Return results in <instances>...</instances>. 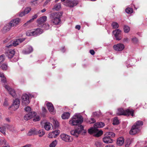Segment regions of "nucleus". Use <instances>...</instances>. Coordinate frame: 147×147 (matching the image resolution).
<instances>
[{
  "mask_svg": "<svg viewBox=\"0 0 147 147\" xmlns=\"http://www.w3.org/2000/svg\"><path fill=\"white\" fill-rule=\"evenodd\" d=\"M134 110L128 109L124 110L122 108H119L117 109V114L118 115H123L128 116L131 115L132 117L134 116Z\"/></svg>",
  "mask_w": 147,
  "mask_h": 147,
  "instance_id": "obj_4",
  "label": "nucleus"
},
{
  "mask_svg": "<svg viewBox=\"0 0 147 147\" xmlns=\"http://www.w3.org/2000/svg\"><path fill=\"white\" fill-rule=\"evenodd\" d=\"M40 119V117L38 116H37L34 117L33 120L34 121H39Z\"/></svg>",
  "mask_w": 147,
  "mask_h": 147,
  "instance_id": "obj_50",
  "label": "nucleus"
},
{
  "mask_svg": "<svg viewBox=\"0 0 147 147\" xmlns=\"http://www.w3.org/2000/svg\"><path fill=\"white\" fill-rule=\"evenodd\" d=\"M105 125L104 123L102 122H99L97 123L94 124V127L96 128H101L103 127Z\"/></svg>",
  "mask_w": 147,
  "mask_h": 147,
  "instance_id": "obj_30",
  "label": "nucleus"
},
{
  "mask_svg": "<svg viewBox=\"0 0 147 147\" xmlns=\"http://www.w3.org/2000/svg\"><path fill=\"white\" fill-rule=\"evenodd\" d=\"M20 100L18 98H16L13 100L12 104L9 108L11 110L15 111L19 107L20 105Z\"/></svg>",
  "mask_w": 147,
  "mask_h": 147,
  "instance_id": "obj_8",
  "label": "nucleus"
},
{
  "mask_svg": "<svg viewBox=\"0 0 147 147\" xmlns=\"http://www.w3.org/2000/svg\"><path fill=\"white\" fill-rule=\"evenodd\" d=\"M61 4L59 3L55 4L53 9L56 11H58L61 9Z\"/></svg>",
  "mask_w": 147,
  "mask_h": 147,
  "instance_id": "obj_32",
  "label": "nucleus"
},
{
  "mask_svg": "<svg viewBox=\"0 0 147 147\" xmlns=\"http://www.w3.org/2000/svg\"><path fill=\"white\" fill-rule=\"evenodd\" d=\"M52 127V124L49 122H46L44 124V127L45 129L47 131L50 130Z\"/></svg>",
  "mask_w": 147,
  "mask_h": 147,
  "instance_id": "obj_25",
  "label": "nucleus"
},
{
  "mask_svg": "<svg viewBox=\"0 0 147 147\" xmlns=\"http://www.w3.org/2000/svg\"><path fill=\"white\" fill-rule=\"evenodd\" d=\"M49 25L48 23H45V24H43L42 27H43L46 30H47L49 29Z\"/></svg>",
  "mask_w": 147,
  "mask_h": 147,
  "instance_id": "obj_44",
  "label": "nucleus"
},
{
  "mask_svg": "<svg viewBox=\"0 0 147 147\" xmlns=\"http://www.w3.org/2000/svg\"><path fill=\"white\" fill-rule=\"evenodd\" d=\"M119 123V121L117 118L115 117L114 118L113 121V124L114 125H118Z\"/></svg>",
  "mask_w": 147,
  "mask_h": 147,
  "instance_id": "obj_41",
  "label": "nucleus"
},
{
  "mask_svg": "<svg viewBox=\"0 0 147 147\" xmlns=\"http://www.w3.org/2000/svg\"><path fill=\"white\" fill-rule=\"evenodd\" d=\"M42 110L43 114L45 115L47 112V110L44 107H42Z\"/></svg>",
  "mask_w": 147,
  "mask_h": 147,
  "instance_id": "obj_53",
  "label": "nucleus"
},
{
  "mask_svg": "<svg viewBox=\"0 0 147 147\" xmlns=\"http://www.w3.org/2000/svg\"><path fill=\"white\" fill-rule=\"evenodd\" d=\"M38 16L36 14H35L34 16H33L32 17V18L29 20L26 23H25L24 25V26H27V25L30 22H32L33 21V20L34 19H36Z\"/></svg>",
  "mask_w": 147,
  "mask_h": 147,
  "instance_id": "obj_33",
  "label": "nucleus"
},
{
  "mask_svg": "<svg viewBox=\"0 0 147 147\" xmlns=\"http://www.w3.org/2000/svg\"><path fill=\"white\" fill-rule=\"evenodd\" d=\"M60 133V131L57 130L50 132L49 133L48 137L49 138H55L57 135H58Z\"/></svg>",
  "mask_w": 147,
  "mask_h": 147,
  "instance_id": "obj_19",
  "label": "nucleus"
},
{
  "mask_svg": "<svg viewBox=\"0 0 147 147\" xmlns=\"http://www.w3.org/2000/svg\"><path fill=\"white\" fill-rule=\"evenodd\" d=\"M140 129L139 127H136L135 125H134L129 131V133L131 135H134L138 133Z\"/></svg>",
  "mask_w": 147,
  "mask_h": 147,
  "instance_id": "obj_13",
  "label": "nucleus"
},
{
  "mask_svg": "<svg viewBox=\"0 0 147 147\" xmlns=\"http://www.w3.org/2000/svg\"><path fill=\"white\" fill-rule=\"evenodd\" d=\"M5 88L7 90L9 93L13 97H16V91L14 89L11 88L9 86L7 85H5L4 86Z\"/></svg>",
  "mask_w": 147,
  "mask_h": 147,
  "instance_id": "obj_10",
  "label": "nucleus"
},
{
  "mask_svg": "<svg viewBox=\"0 0 147 147\" xmlns=\"http://www.w3.org/2000/svg\"><path fill=\"white\" fill-rule=\"evenodd\" d=\"M125 142L123 137L121 136L118 138L117 140L116 144L119 146H122Z\"/></svg>",
  "mask_w": 147,
  "mask_h": 147,
  "instance_id": "obj_22",
  "label": "nucleus"
},
{
  "mask_svg": "<svg viewBox=\"0 0 147 147\" xmlns=\"http://www.w3.org/2000/svg\"><path fill=\"white\" fill-rule=\"evenodd\" d=\"M78 3V1L67 0L64 2L63 4L65 6L71 7L76 6Z\"/></svg>",
  "mask_w": 147,
  "mask_h": 147,
  "instance_id": "obj_9",
  "label": "nucleus"
},
{
  "mask_svg": "<svg viewBox=\"0 0 147 147\" xmlns=\"http://www.w3.org/2000/svg\"><path fill=\"white\" fill-rule=\"evenodd\" d=\"M50 119L51 121L53 123L55 127H57L59 126V122L55 118L53 117H50Z\"/></svg>",
  "mask_w": 147,
  "mask_h": 147,
  "instance_id": "obj_27",
  "label": "nucleus"
},
{
  "mask_svg": "<svg viewBox=\"0 0 147 147\" xmlns=\"http://www.w3.org/2000/svg\"><path fill=\"white\" fill-rule=\"evenodd\" d=\"M131 41L134 44H137L138 43V39L136 37H134L131 39Z\"/></svg>",
  "mask_w": 147,
  "mask_h": 147,
  "instance_id": "obj_38",
  "label": "nucleus"
},
{
  "mask_svg": "<svg viewBox=\"0 0 147 147\" xmlns=\"http://www.w3.org/2000/svg\"><path fill=\"white\" fill-rule=\"evenodd\" d=\"M83 121V118L80 113L75 114L69 121V124L71 125H76L81 124Z\"/></svg>",
  "mask_w": 147,
  "mask_h": 147,
  "instance_id": "obj_1",
  "label": "nucleus"
},
{
  "mask_svg": "<svg viewBox=\"0 0 147 147\" xmlns=\"http://www.w3.org/2000/svg\"><path fill=\"white\" fill-rule=\"evenodd\" d=\"M31 146V145L30 144H27L22 147H30Z\"/></svg>",
  "mask_w": 147,
  "mask_h": 147,
  "instance_id": "obj_62",
  "label": "nucleus"
},
{
  "mask_svg": "<svg viewBox=\"0 0 147 147\" xmlns=\"http://www.w3.org/2000/svg\"><path fill=\"white\" fill-rule=\"evenodd\" d=\"M136 125V127H139V129H140V126L143 125V122L141 121H137L134 124Z\"/></svg>",
  "mask_w": 147,
  "mask_h": 147,
  "instance_id": "obj_35",
  "label": "nucleus"
},
{
  "mask_svg": "<svg viewBox=\"0 0 147 147\" xmlns=\"http://www.w3.org/2000/svg\"><path fill=\"white\" fill-rule=\"evenodd\" d=\"M121 32V31L119 29H117L113 32L114 34V36L116 40H120L121 39V38L119 35L120 34Z\"/></svg>",
  "mask_w": 147,
  "mask_h": 147,
  "instance_id": "obj_17",
  "label": "nucleus"
},
{
  "mask_svg": "<svg viewBox=\"0 0 147 147\" xmlns=\"http://www.w3.org/2000/svg\"><path fill=\"white\" fill-rule=\"evenodd\" d=\"M57 144V141L55 140L53 142L50 144V147H55Z\"/></svg>",
  "mask_w": 147,
  "mask_h": 147,
  "instance_id": "obj_43",
  "label": "nucleus"
},
{
  "mask_svg": "<svg viewBox=\"0 0 147 147\" xmlns=\"http://www.w3.org/2000/svg\"><path fill=\"white\" fill-rule=\"evenodd\" d=\"M48 110L52 114L54 115L56 113L55 111L54 110V108L53 104L49 102H48L47 104Z\"/></svg>",
  "mask_w": 147,
  "mask_h": 147,
  "instance_id": "obj_15",
  "label": "nucleus"
},
{
  "mask_svg": "<svg viewBox=\"0 0 147 147\" xmlns=\"http://www.w3.org/2000/svg\"><path fill=\"white\" fill-rule=\"evenodd\" d=\"M62 12L53 13L50 16L51 22L54 25H58L61 22V17L62 16Z\"/></svg>",
  "mask_w": 147,
  "mask_h": 147,
  "instance_id": "obj_2",
  "label": "nucleus"
},
{
  "mask_svg": "<svg viewBox=\"0 0 147 147\" xmlns=\"http://www.w3.org/2000/svg\"><path fill=\"white\" fill-rule=\"evenodd\" d=\"M1 69L3 71L7 70L8 69V66L7 63H4L1 65Z\"/></svg>",
  "mask_w": 147,
  "mask_h": 147,
  "instance_id": "obj_28",
  "label": "nucleus"
},
{
  "mask_svg": "<svg viewBox=\"0 0 147 147\" xmlns=\"http://www.w3.org/2000/svg\"><path fill=\"white\" fill-rule=\"evenodd\" d=\"M75 28L76 29H77L78 30H79L80 29L81 26L79 25H77L76 26Z\"/></svg>",
  "mask_w": 147,
  "mask_h": 147,
  "instance_id": "obj_58",
  "label": "nucleus"
},
{
  "mask_svg": "<svg viewBox=\"0 0 147 147\" xmlns=\"http://www.w3.org/2000/svg\"><path fill=\"white\" fill-rule=\"evenodd\" d=\"M45 134V132L42 129L37 131V134H38L39 136L41 137Z\"/></svg>",
  "mask_w": 147,
  "mask_h": 147,
  "instance_id": "obj_36",
  "label": "nucleus"
},
{
  "mask_svg": "<svg viewBox=\"0 0 147 147\" xmlns=\"http://www.w3.org/2000/svg\"><path fill=\"white\" fill-rule=\"evenodd\" d=\"M15 53L14 50H9L6 53V55L9 58L11 59L14 56Z\"/></svg>",
  "mask_w": 147,
  "mask_h": 147,
  "instance_id": "obj_21",
  "label": "nucleus"
},
{
  "mask_svg": "<svg viewBox=\"0 0 147 147\" xmlns=\"http://www.w3.org/2000/svg\"><path fill=\"white\" fill-rule=\"evenodd\" d=\"M111 26L114 28H117L119 27L118 24L116 22H113L111 24Z\"/></svg>",
  "mask_w": 147,
  "mask_h": 147,
  "instance_id": "obj_39",
  "label": "nucleus"
},
{
  "mask_svg": "<svg viewBox=\"0 0 147 147\" xmlns=\"http://www.w3.org/2000/svg\"><path fill=\"white\" fill-rule=\"evenodd\" d=\"M0 131L4 134H5V128L4 127H0Z\"/></svg>",
  "mask_w": 147,
  "mask_h": 147,
  "instance_id": "obj_47",
  "label": "nucleus"
},
{
  "mask_svg": "<svg viewBox=\"0 0 147 147\" xmlns=\"http://www.w3.org/2000/svg\"><path fill=\"white\" fill-rule=\"evenodd\" d=\"M51 0H46V1L44 3L43 6H45L47 5L48 4V3H49Z\"/></svg>",
  "mask_w": 147,
  "mask_h": 147,
  "instance_id": "obj_55",
  "label": "nucleus"
},
{
  "mask_svg": "<svg viewBox=\"0 0 147 147\" xmlns=\"http://www.w3.org/2000/svg\"><path fill=\"white\" fill-rule=\"evenodd\" d=\"M33 51L32 47L30 46H28L27 47V49L24 50L22 51V53L24 54H27L30 53Z\"/></svg>",
  "mask_w": 147,
  "mask_h": 147,
  "instance_id": "obj_24",
  "label": "nucleus"
},
{
  "mask_svg": "<svg viewBox=\"0 0 147 147\" xmlns=\"http://www.w3.org/2000/svg\"><path fill=\"white\" fill-rule=\"evenodd\" d=\"M70 116V114L68 112L64 113L62 115V118L63 119H68Z\"/></svg>",
  "mask_w": 147,
  "mask_h": 147,
  "instance_id": "obj_31",
  "label": "nucleus"
},
{
  "mask_svg": "<svg viewBox=\"0 0 147 147\" xmlns=\"http://www.w3.org/2000/svg\"><path fill=\"white\" fill-rule=\"evenodd\" d=\"M87 122L88 123H89L90 124L94 123L95 122V119L93 118H91L90 119V120H89L88 121H87Z\"/></svg>",
  "mask_w": 147,
  "mask_h": 147,
  "instance_id": "obj_46",
  "label": "nucleus"
},
{
  "mask_svg": "<svg viewBox=\"0 0 147 147\" xmlns=\"http://www.w3.org/2000/svg\"><path fill=\"white\" fill-rule=\"evenodd\" d=\"M124 31L125 33H128L130 31V28L127 26H125L124 27Z\"/></svg>",
  "mask_w": 147,
  "mask_h": 147,
  "instance_id": "obj_40",
  "label": "nucleus"
},
{
  "mask_svg": "<svg viewBox=\"0 0 147 147\" xmlns=\"http://www.w3.org/2000/svg\"><path fill=\"white\" fill-rule=\"evenodd\" d=\"M36 134H37V130L35 128L30 129L27 134V135L29 136Z\"/></svg>",
  "mask_w": 147,
  "mask_h": 147,
  "instance_id": "obj_26",
  "label": "nucleus"
},
{
  "mask_svg": "<svg viewBox=\"0 0 147 147\" xmlns=\"http://www.w3.org/2000/svg\"><path fill=\"white\" fill-rule=\"evenodd\" d=\"M129 144H128V142H127V141H126V142H125V147H128Z\"/></svg>",
  "mask_w": 147,
  "mask_h": 147,
  "instance_id": "obj_64",
  "label": "nucleus"
},
{
  "mask_svg": "<svg viewBox=\"0 0 147 147\" xmlns=\"http://www.w3.org/2000/svg\"><path fill=\"white\" fill-rule=\"evenodd\" d=\"M31 10V8L30 7H28L26 8V9H24V11L25 12V13L26 14H27L28 13H29Z\"/></svg>",
  "mask_w": 147,
  "mask_h": 147,
  "instance_id": "obj_45",
  "label": "nucleus"
},
{
  "mask_svg": "<svg viewBox=\"0 0 147 147\" xmlns=\"http://www.w3.org/2000/svg\"><path fill=\"white\" fill-rule=\"evenodd\" d=\"M34 31L35 36H36L42 33L43 32V30L42 29L38 28L36 29Z\"/></svg>",
  "mask_w": 147,
  "mask_h": 147,
  "instance_id": "obj_29",
  "label": "nucleus"
},
{
  "mask_svg": "<svg viewBox=\"0 0 147 147\" xmlns=\"http://www.w3.org/2000/svg\"><path fill=\"white\" fill-rule=\"evenodd\" d=\"M88 132L90 134H94V136L97 137L100 136L103 134L102 130H99L96 128L93 127L89 129Z\"/></svg>",
  "mask_w": 147,
  "mask_h": 147,
  "instance_id": "obj_7",
  "label": "nucleus"
},
{
  "mask_svg": "<svg viewBox=\"0 0 147 147\" xmlns=\"http://www.w3.org/2000/svg\"><path fill=\"white\" fill-rule=\"evenodd\" d=\"M18 60V59L17 58H14L12 60V61L13 62H15L17 61Z\"/></svg>",
  "mask_w": 147,
  "mask_h": 147,
  "instance_id": "obj_60",
  "label": "nucleus"
},
{
  "mask_svg": "<svg viewBox=\"0 0 147 147\" xmlns=\"http://www.w3.org/2000/svg\"><path fill=\"white\" fill-rule=\"evenodd\" d=\"M122 41L123 42L128 43L129 42V39L127 37H125L123 39Z\"/></svg>",
  "mask_w": 147,
  "mask_h": 147,
  "instance_id": "obj_49",
  "label": "nucleus"
},
{
  "mask_svg": "<svg viewBox=\"0 0 147 147\" xmlns=\"http://www.w3.org/2000/svg\"><path fill=\"white\" fill-rule=\"evenodd\" d=\"M26 35L28 36H35V35L34 31H28L26 32Z\"/></svg>",
  "mask_w": 147,
  "mask_h": 147,
  "instance_id": "obj_37",
  "label": "nucleus"
},
{
  "mask_svg": "<svg viewBox=\"0 0 147 147\" xmlns=\"http://www.w3.org/2000/svg\"><path fill=\"white\" fill-rule=\"evenodd\" d=\"M26 14L25 12L24 11L22 12H20L19 14V16L20 17H22L24 16Z\"/></svg>",
  "mask_w": 147,
  "mask_h": 147,
  "instance_id": "obj_52",
  "label": "nucleus"
},
{
  "mask_svg": "<svg viewBox=\"0 0 147 147\" xmlns=\"http://www.w3.org/2000/svg\"><path fill=\"white\" fill-rule=\"evenodd\" d=\"M90 54L92 55H94L95 54L94 51L93 50H90Z\"/></svg>",
  "mask_w": 147,
  "mask_h": 147,
  "instance_id": "obj_57",
  "label": "nucleus"
},
{
  "mask_svg": "<svg viewBox=\"0 0 147 147\" xmlns=\"http://www.w3.org/2000/svg\"><path fill=\"white\" fill-rule=\"evenodd\" d=\"M6 127H7V128H8L10 130H11V131L12 130V128H13V127L12 126H10V125H7L6 126Z\"/></svg>",
  "mask_w": 147,
  "mask_h": 147,
  "instance_id": "obj_56",
  "label": "nucleus"
},
{
  "mask_svg": "<svg viewBox=\"0 0 147 147\" xmlns=\"http://www.w3.org/2000/svg\"><path fill=\"white\" fill-rule=\"evenodd\" d=\"M105 147H114V146L112 145L109 144L106 146Z\"/></svg>",
  "mask_w": 147,
  "mask_h": 147,
  "instance_id": "obj_63",
  "label": "nucleus"
},
{
  "mask_svg": "<svg viewBox=\"0 0 147 147\" xmlns=\"http://www.w3.org/2000/svg\"><path fill=\"white\" fill-rule=\"evenodd\" d=\"M133 10L132 8L129 7L125 9L126 12L127 13H131L133 12Z\"/></svg>",
  "mask_w": 147,
  "mask_h": 147,
  "instance_id": "obj_42",
  "label": "nucleus"
},
{
  "mask_svg": "<svg viewBox=\"0 0 147 147\" xmlns=\"http://www.w3.org/2000/svg\"><path fill=\"white\" fill-rule=\"evenodd\" d=\"M0 77L1 78V81L2 82L4 83H6V79L3 73L0 72Z\"/></svg>",
  "mask_w": 147,
  "mask_h": 147,
  "instance_id": "obj_34",
  "label": "nucleus"
},
{
  "mask_svg": "<svg viewBox=\"0 0 147 147\" xmlns=\"http://www.w3.org/2000/svg\"><path fill=\"white\" fill-rule=\"evenodd\" d=\"M115 134L112 132H108L105 133L102 138L103 142L106 144L111 143L113 140L112 138H114Z\"/></svg>",
  "mask_w": 147,
  "mask_h": 147,
  "instance_id": "obj_3",
  "label": "nucleus"
},
{
  "mask_svg": "<svg viewBox=\"0 0 147 147\" xmlns=\"http://www.w3.org/2000/svg\"><path fill=\"white\" fill-rule=\"evenodd\" d=\"M32 97L31 95L30 94H23L22 96L21 100L22 104L23 105H28L30 103L29 98Z\"/></svg>",
  "mask_w": 147,
  "mask_h": 147,
  "instance_id": "obj_5",
  "label": "nucleus"
},
{
  "mask_svg": "<svg viewBox=\"0 0 147 147\" xmlns=\"http://www.w3.org/2000/svg\"><path fill=\"white\" fill-rule=\"evenodd\" d=\"M36 115V113L35 112H31L28 114H26L24 117V119L26 120H28L35 117Z\"/></svg>",
  "mask_w": 147,
  "mask_h": 147,
  "instance_id": "obj_16",
  "label": "nucleus"
},
{
  "mask_svg": "<svg viewBox=\"0 0 147 147\" xmlns=\"http://www.w3.org/2000/svg\"><path fill=\"white\" fill-rule=\"evenodd\" d=\"M47 18L46 16H43L37 20V23L39 26L42 27V26L45 24L44 23L47 20Z\"/></svg>",
  "mask_w": 147,
  "mask_h": 147,
  "instance_id": "obj_12",
  "label": "nucleus"
},
{
  "mask_svg": "<svg viewBox=\"0 0 147 147\" xmlns=\"http://www.w3.org/2000/svg\"><path fill=\"white\" fill-rule=\"evenodd\" d=\"M5 56L3 55H0V64L3 62L5 59Z\"/></svg>",
  "mask_w": 147,
  "mask_h": 147,
  "instance_id": "obj_48",
  "label": "nucleus"
},
{
  "mask_svg": "<svg viewBox=\"0 0 147 147\" xmlns=\"http://www.w3.org/2000/svg\"><path fill=\"white\" fill-rule=\"evenodd\" d=\"M38 3L37 2V0H35L32 2V5H37Z\"/></svg>",
  "mask_w": 147,
  "mask_h": 147,
  "instance_id": "obj_54",
  "label": "nucleus"
},
{
  "mask_svg": "<svg viewBox=\"0 0 147 147\" xmlns=\"http://www.w3.org/2000/svg\"><path fill=\"white\" fill-rule=\"evenodd\" d=\"M13 26H11V25L10 24L9 22L8 23L5 25L3 29V31L4 32H6L9 31L11 27Z\"/></svg>",
  "mask_w": 147,
  "mask_h": 147,
  "instance_id": "obj_23",
  "label": "nucleus"
},
{
  "mask_svg": "<svg viewBox=\"0 0 147 147\" xmlns=\"http://www.w3.org/2000/svg\"><path fill=\"white\" fill-rule=\"evenodd\" d=\"M25 111L28 112L30 113L31 111V108L29 106H27L25 108Z\"/></svg>",
  "mask_w": 147,
  "mask_h": 147,
  "instance_id": "obj_51",
  "label": "nucleus"
},
{
  "mask_svg": "<svg viewBox=\"0 0 147 147\" xmlns=\"http://www.w3.org/2000/svg\"><path fill=\"white\" fill-rule=\"evenodd\" d=\"M93 115L94 116H98V114L97 112H94L93 113Z\"/></svg>",
  "mask_w": 147,
  "mask_h": 147,
  "instance_id": "obj_59",
  "label": "nucleus"
},
{
  "mask_svg": "<svg viewBox=\"0 0 147 147\" xmlns=\"http://www.w3.org/2000/svg\"><path fill=\"white\" fill-rule=\"evenodd\" d=\"M25 39V38H20L16 39L13 41L10 42L9 43L6 45V47L8 48L11 47L13 46L16 47L24 41Z\"/></svg>",
  "mask_w": 147,
  "mask_h": 147,
  "instance_id": "obj_6",
  "label": "nucleus"
},
{
  "mask_svg": "<svg viewBox=\"0 0 147 147\" xmlns=\"http://www.w3.org/2000/svg\"><path fill=\"white\" fill-rule=\"evenodd\" d=\"M20 21V19L17 18L13 19L9 22L10 23V24H11V26L13 27H16Z\"/></svg>",
  "mask_w": 147,
  "mask_h": 147,
  "instance_id": "obj_20",
  "label": "nucleus"
},
{
  "mask_svg": "<svg viewBox=\"0 0 147 147\" xmlns=\"http://www.w3.org/2000/svg\"><path fill=\"white\" fill-rule=\"evenodd\" d=\"M61 138L63 141L66 142H71L72 139L69 136L65 134H62L60 135Z\"/></svg>",
  "mask_w": 147,
  "mask_h": 147,
  "instance_id": "obj_14",
  "label": "nucleus"
},
{
  "mask_svg": "<svg viewBox=\"0 0 147 147\" xmlns=\"http://www.w3.org/2000/svg\"><path fill=\"white\" fill-rule=\"evenodd\" d=\"M80 126L81 130H80L79 128H78L77 129L72 130L71 131V134L76 137H78L79 134L80 132L82 129H83V127L82 126L80 125Z\"/></svg>",
  "mask_w": 147,
  "mask_h": 147,
  "instance_id": "obj_18",
  "label": "nucleus"
},
{
  "mask_svg": "<svg viewBox=\"0 0 147 147\" xmlns=\"http://www.w3.org/2000/svg\"><path fill=\"white\" fill-rule=\"evenodd\" d=\"M125 46L123 44L119 43L113 46L114 49L117 51H123L125 48Z\"/></svg>",
  "mask_w": 147,
  "mask_h": 147,
  "instance_id": "obj_11",
  "label": "nucleus"
},
{
  "mask_svg": "<svg viewBox=\"0 0 147 147\" xmlns=\"http://www.w3.org/2000/svg\"><path fill=\"white\" fill-rule=\"evenodd\" d=\"M8 105V102L7 101H5L3 103V105L5 106H7Z\"/></svg>",
  "mask_w": 147,
  "mask_h": 147,
  "instance_id": "obj_61",
  "label": "nucleus"
}]
</instances>
